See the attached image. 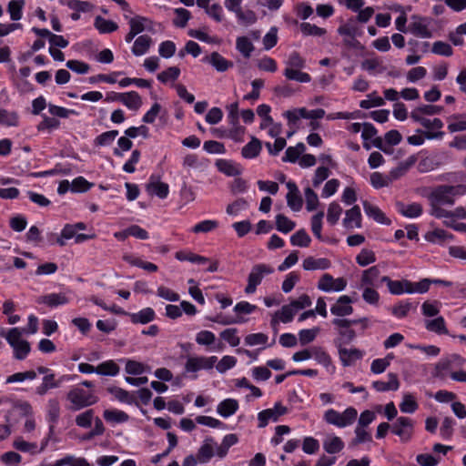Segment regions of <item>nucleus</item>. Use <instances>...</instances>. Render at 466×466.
<instances>
[{
    "mask_svg": "<svg viewBox=\"0 0 466 466\" xmlns=\"http://www.w3.org/2000/svg\"><path fill=\"white\" fill-rule=\"evenodd\" d=\"M332 324L335 326L338 337L334 339L335 346L346 345L355 340L357 334L356 331L351 328L353 325L360 324L362 329H366L369 326V319H344L336 318L332 320Z\"/></svg>",
    "mask_w": 466,
    "mask_h": 466,
    "instance_id": "1",
    "label": "nucleus"
},
{
    "mask_svg": "<svg viewBox=\"0 0 466 466\" xmlns=\"http://www.w3.org/2000/svg\"><path fill=\"white\" fill-rule=\"evenodd\" d=\"M66 400L70 402L68 409L72 411H77L96 404L98 401V397L93 390L75 387L67 392Z\"/></svg>",
    "mask_w": 466,
    "mask_h": 466,
    "instance_id": "2",
    "label": "nucleus"
},
{
    "mask_svg": "<svg viewBox=\"0 0 466 466\" xmlns=\"http://www.w3.org/2000/svg\"><path fill=\"white\" fill-rule=\"evenodd\" d=\"M466 193V185L457 186H440L435 188L429 196L430 202L441 205L452 206L454 204V197Z\"/></svg>",
    "mask_w": 466,
    "mask_h": 466,
    "instance_id": "3",
    "label": "nucleus"
},
{
    "mask_svg": "<svg viewBox=\"0 0 466 466\" xmlns=\"http://www.w3.org/2000/svg\"><path fill=\"white\" fill-rule=\"evenodd\" d=\"M465 363V360L458 354H451L441 358L434 366L432 376L441 380H444L456 368L461 367Z\"/></svg>",
    "mask_w": 466,
    "mask_h": 466,
    "instance_id": "4",
    "label": "nucleus"
},
{
    "mask_svg": "<svg viewBox=\"0 0 466 466\" xmlns=\"http://www.w3.org/2000/svg\"><path fill=\"white\" fill-rule=\"evenodd\" d=\"M357 410L355 408H347L342 413L329 409L324 413V420L327 423L335 425L339 428H344L351 425L357 419Z\"/></svg>",
    "mask_w": 466,
    "mask_h": 466,
    "instance_id": "5",
    "label": "nucleus"
},
{
    "mask_svg": "<svg viewBox=\"0 0 466 466\" xmlns=\"http://www.w3.org/2000/svg\"><path fill=\"white\" fill-rule=\"evenodd\" d=\"M274 272V268L268 264H256L252 267L250 273L248 277V284L245 288V292L253 294L257 287L261 283L265 276L270 275Z\"/></svg>",
    "mask_w": 466,
    "mask_h": 466,
    "instance_id": "6",
    "label": "nucleus"
},
{
    "mask_svg": "<svg viewBox=\"0 0 466 466\" xmlns=\"http://www.w3.org/2000/svg\"><path fill=\"white\" fill-rule=\"evenodd\" d=\"M410 19L411 23L410 24L409 28L412 35L421 38H431L432 36V32L429 28L431 24V18L413 15L410 16Z\"/></svg>",
    "mask_w": 466,
    "mask_h": 466,
    "instance_id": "7",
    "label": "nucleus"
},
{
    "mask_svg": "<svg viewBox=\"0 0 466 466\" xmlns=\"http://www.w3.org/2000/svg\"><path fill=\"white\" fill-rule=\"evenodd\" d=\"M414 422L408 417H399L391 425V432L399 436L403 442L411 439Z\"/></svg>",
    "mask_w": 466,
    "mask_h": 466,
    "instance_id": "8",
    "label": "nucleus"
},
{
    "mask_svg": "<svg viewBox=\"0 0 466 466\" xmlns=\"http://www.w3.org/2000/svg\"><path fill=\"white\" fill-rule=\"evenodd\" d=\"M218 358L216 356L211 357H189L185 365L186 372H197L200 370H211Z\"/></svg>",
    "mask_w": 466,
    "mask_h": 466,
    "instance_id": "9",
    "label": "nucleus"
},
{
    "mask_svg": "<svg viewBox=\"0 0 466 466\" xmlns=\"http://www.w3.org/2000/svg\"><path fill=\"white\" fill-rule=\"evenodd\" d=\"M288 409L280 402H277L272 409L264 410L258 414V427L264 428L268 425L269 420L277 421L279 418L286 414Z\"/></svg>",
    "mask_w": 466,
    "mask_h": 466,
    "instance_id": "10",
    "label": "nucleus"
},
{
    "mask_svg": "<svg viewBox=\"0 0 466 466\" xmlns=\"http://www.w3.org/2000/svg\"><path fill=\"white\" fill-rule=\"evenodd\" d=\"M337 347L339 360L343 367L352 366L356 360H361L364 356V351L357 349H348L344 345L339 344Z\"/></svg>",
    "mask_w": 466,
    "mask_h": 466,
    "instance_id": "11",
    "label": "nucleus"
},
{
    "mask_svg": "<svg viewBox=\"0 0 466 466\" xmlns=\"http://www.w3.org/2000/svg\"><path fill=\"white\" fill-rule=\"evenodd\" d=\"M352 299L350 297L347 295L340 296L335 304H333L330 308V312L338 316L339 318H343L345 316L350 315L353 312V308L351 306Z\"/></svg>",
    "mask_w": 466,
    "mask_h": 466,
    "instance_id": "12",
    "label": "nucleus"
},
{
    "mask_svg": "<svg viewBox=\"0 0 466 466\" xmlns=\"http://www.w3.org/2000/svg\"><path fill=\"white\" fill-rule=\"evenodd\" d=\"M287 187L289 189V192L286 196L288 206L293 211H299L302 208L303 200L299 195L297 185L292 181H289L287 183Z\"/></svg>",
    "mask_w": 466,
    "mask_h": 466,
    "instance_id": "13",
    "label": "nucleus"
},
{
    "mask_svg": "<svg viewBox=\"0 0 466 466\" xmlns=\"http://www.w3.org/2000/svg\"><path fill=\"white\" fill-rule=\"evenodd\" d=\"M115 98L131 110H138L142 105L141 96L136 91L115 94Z\"/></svg>",
    "mask_w": 466,
    "mask_h": 466,
    "instance_id": "14",
    "label": "nucleus"
},
{
    "mask_svg": "<svg viewBox=\"0 0 466 466\" xmlns=\"http://www.w3.org/2000/svg\"><path fill=\"white\" fill-rule=\"evenodd\" d=\"M60 416V404L56 399H51L47 404V420L49 422V437L55 433L56 424Z\"/></svg>",
    "mask_w": 466,
    "mask_h": 466,
    "instance_id": "15",
    "label": "nucleus"
},
{
    "mask_svg": "<svg viewBox=\"0 0 466 466\" xmlns=\"http://www.w3.org/2000/svg\"><path fill=\"white\" fill-rule=\"evenodd\" d=\"M343 226L349 229L361 228V212L359 206H354L346 211Z\"/></svg>",
    "mask_w": 466,
    "mask_h": 466,
    "instance_id": "16",
    "label": "nucleus"
},
{
    "mask_svg": "<svg viewBox=\"0 0 466 466\" xmlns=\"http://www.w3.org/2000/svg\"><path fill=\"white\" fill-rule=\"evenodd\" d=\"M204 61L210 64L218 72H225L233 66V63L227 60L218 52H212L208 56L204 58Z\"/></svg>",
    "mask_w": 466,
    "mask_h": 466,
    "instance_id": "17",
    "label": "nucleus"
},
{
    "mask_svg": "<svg viewBox=\"0 0 466 466\" xmlns=\"http://www.w3.org/2000/svg\"><path fill=\"white\" fill-rule=\"evenodd\" d=\"M130 30L137 35L145 30L153 31V22L141 15L131 17L128 21Z\"/></svg>",
    "mask_w": 466,
    "mask_h": 466,
    "instance_id": "18",
    "label": "nucleus"
},
{
    "mask_svg": "<svg viewBox=\"0 0 466 466\" xmlns=\"http://www.w3.org/2000/svg\"><path fill=\"white\" fill-rule=\"evenodd\" d=\"M396 208L399 213L410 218H418L422 214L423 208L420 203L414 202L411 204H404L397 202Z\"/></svg>",
    "mask_w": 466,
    "mask_h": 466,
    "instance_id": "19",
    "label": "nucleus"
},
{
    "mask_svg": "<svg viewBox=\"0 0 466 466\" xmlns=\"http://www.w3.org/2000/svg\"><path fill=\"white\" fill-rule=\"evenodd\" d=\"M147 191L150 195H156L160 198H166L169 193V187L167 183L155 180L152 176L150 181L147 184Z\"/></svg>",
    "mask_w": 466,
    "mask_h": 466,
    "instance_id": "20",
    "label": "nucleus"
},
{
    "mask_svg": "<svg viewBox=\"0 0 466 466\" xmlns=\"http://www.w3.org/2000/svg\"><path fill=\"white\" fill-rule=\"evenodd\" d=\"M372 387L380 392L397 390L400 387L398 375L395 373L388 374V381L377 380L372 383Z\"/></svg>",
    "mask_w": 466,
    "mask_h": 466,
    "instance_id": "21",
    "label": "nucleus"
},
{
    "mask_svg": "<svg viewBox=\"0 0 466 466\" xmlns=\"http://www.w3.org/2000/svg\"><path fill=\"white\" fill-rule=\"evenodd\" d=\"M262 150L261 141L252 137L251 140L242 147L241 156L247 159L257 157Z\"/></svg>",
    "mask_w": 466,
    "mask_h": 466,
    "instance_id": "22",
    "label": "nucleus"
},
{
    "mask_svg": "<svg viewBox=\"0 0 466 466\" xmlns=\"http://www.w3.org/2000/svg\"><path fill=\"white\" fill-rule=\"evenodd\" d=\"M363 208L365 213L378 223L384 225H390L391 223L390 219L388 218L378 207L371 205L366 200L363 201Z\"/></svg>",
    "mask_w": 466,
    "mask_h": 466,
    "instance_id": "23",
    "label": "nucleus"
},
{
    "mask_svg": "<svg viewBox=\"0 0 466 466\" xmlns=\"http://www.w3.org/2000/svg\"><path fill=\"white\" fill-rule=\"evenodd\" d=\"M312 358H314L318 363L323 365L329 373L335 371V366L332 364L330 356L322 348H313Z\"/></svg>",
    "mask_w": 466,
    "mask_h": 466,
    "instance_id": "24",
    "label": "nucleus"
},
{
    "mask_svg": "<svg viewBox=\"0 0 466 466\" xmlns=\"http://www.w3.org/2000/svg\"><path fill=\"white\" fill-rule=\"evenodd\" d=\"M217 445L213 438H206L198 450V459L201 463H207L214 456V446Z\"/></svg>",
    "mask_w": 466,
    "mask_h": 466,
    "instance_id": "25",
    "label": "nucleus"
},
{
    "mask_svg": "<svg viewBox=\"0 0 466 466\" xmlns=\"http://www.w3.org/2000/svg\"><path fill=\"white\" fill-rule=\"evenodd\" d=\"M130 320L134 324H147L156 318V313L151 308H145L137 313L128 314Z\"/></svg>",
    "mask_w": 466,
    "mask_h": 466,
    "instance_id": "26",
    "label": "nucleus"
},
{
    "mask_svg": "<svg viewBox=\"0 0 466 466\" xmlns=\"http://www.w3.org/2000/svg\"><path fill=\"white\" fill-rule=\"evenodd\" d=\"M68 301V298L62 293H51L48 295L42 296L37 299V302L39 304H46L52 308L66 304Z\"/></svg>",
    "mask_w": 466,
    "mask_h": 466,
    "instance_id": "27",
    "label": "nucleus"
},
{
    "mask_svg": "<svg viewBox=\"0 0 466 466\" xmlns=\"http://www.w3.org/2000/svg\"><path fill=\"white\" fill-rule=\"evenodd\" d=\"M416 162V157L410 156L405 161L400 162L397 167L392 168L390 171L389 177L390 180H396L406 174V172L412 167Z\"/></svg>",
    "mask_w": 466,
    "mask_h": 466,
    "instance_id": "28",
    "label": "nucleus"
},
{
    "mask_svg": "<svg viewBox=\"0 0 466 466\" xmlns=\"http://www.w3.org/2000/svg\"><path fill=\"white\" fill-rule=\"evenodd\" d=\"M152 42V38L149 35H139L134 42L132 53L137 56L146 54L150 48Z\"/></svg>",
    "mask_w": 466,
    "mask_h": 466,
    "instance_id": "29",
    "label": "nucleus"
},
{
    "mask_svg": "<svg viewBox=\"0 0 466 466\" xmlns=\"http://www.w3.org/2000/svg\"><path fill=\"white\" fill-rule=\"evenodd\" d=\"M238 409V402L235 399H226L218 403L217 407V412L224 417L228 418L233 415Z\"/></svg>",
    "mask_w": 466,
    "mask_h": 466,
    "instance_id": "30",
    "label": "nucleus"
},
{
    "mask_svg": "<svg viewBox=\"0 0 466 466\" xmlns=\"http://www.w3.org/2000/svg\"><path fill=\"white\" fill-rule=\"evenodd\" d=\"M302 267L305 270L327 269L330 267V261L324 258L308 257L303 260Z\"/></svg>",
    "mask_w": 466,
    "mask_h": 466,
    "instance_id": "31",
    "label": "nucleus"
},
{
    "mask_svg": "<svg viewBox=\"0 0 466 466\" xmlns=\"http://www.w3.org/2000/svg\"><path fill=\"white\" fill-rule=\"evenodd\" d=\"M94 26L99 31L100 34H109L117 30L118 25L111 20H106L104 17L97 15L95 18Z\"/></svg>",
    "mask_w": 466,
    "mask_h": 466,
    "instance_id": "32",
    "label": "nucleus"
},
{
    "mask_svg": "<svg viewBox=\"0 0 466 466\" xmlns=\"http://www.w3.org/2000/svg\"><path fill=\"white\" fill-rule=\"evenodd\" d=\"M216 167L220 172L229 177H236L241 173L239 167L228 160L218 159L216 162Z\"/></svg>",
    "mask_w": 466,
    "mask_h": 466,
    "instance_id": "33",
    "label": "nucleus"
},
{
    "mask_svg": "<svg viewBox=\"0 0 466 466\" xmlns=\"http://www.w3.org/2000/svg\"><path fill=\"white\" fill-rule=\"evenodd\" d=\"M0 125L5 127H17L19 125V116L15 111H8L0 107Z\"/></svg>",
    "mask_w": 466,
    "mask_h": 466,
    "instance_id": "34",
    "label": "nucleus"
},
{
    "mask_svg": "<svg viewBox=\"0 0 466 466\" xmlns=\"http://www.w3.org/2000/svg\"><path fill=\"white\" fill-rule=\"evenodd\" d=\"M344 448L343 441L338 436L329 437L323 441V449L329 454H335Z\"/></svg>",
    "mask_w": 466,
    "mask_h": 466,
    "instance_id": "35",
    "label": "nucleus"
},
{
    "mask_svg": "<svg viewBox=\"0 0 466 466\" xmlns=\"http://www.w3.org/2000/svg\"><path fill=\"white\" fill-rule=\"evenodd\" d=\"M389 291L393 295H401L403 293H412L411 282L408 279L393 280L390 282Z\"/></svg>",
    "mask_w": 466,
    "mask_h": 466,
    "instance_id": "36",
    "label": "nucleus"
},
{
    "mask_svg": "<svg viewBox=\"0 0 466 466\" xmlns=\"http://www.w3.org/2000/svg\"><path fill=\"white\" fill-rule=\"evenodd\" d=\"M380 275V270L379 266H372L370 268L363 271L361 276V284L366 286H375L379 285L376 283V280Z\"/></svg>",
    "mask_w": 466,
    "mask_h": 466,
    "instance_id": "37",
    "label": "nucleus"
},
{
    "mask_svg": "<svg viewBox=\"0 0 466 466\" xmlns=\"http://www.w3.org/2000/svg\"><path fill=\"white\" fill-rule=\"evenodd\" d=\"M120 368L114 360H106L97 365L96 374L103 376H116Z\"/></svg>",
    "mask_w": 466,
    "mask_h": 466,
    "instance_id": "38",
    "label": "nucleus"
},
{
    "mask_svg": "<svg viewBox=\"0 0 466 466\" xmlns=\"http://www.w3.org/2000/svg\"><path fill=\"white\" fill-rule=\"evenodd\" d=\"M104 419L112 423H123L128 420L129 416L122 410H106L103 413Z\"/></svg>",
    "mask_w": 466,
    "mask_h": 466,
    "instance_id": "39",
    "label": "nucleus"
},
{
    "mask_svg": "<svg viewBox=\"0 0 466 466\" xmlns=\"http://www.w3.org/2000/svg\"><path fill=\"white\" fill-rule=\"evenodd\" d=\"M108 391L112 393L121 402L138 405L135 396L133 394H130L126 390L117 387H113L109 388Z\"/></svg>",
    "mask_w": 466,
    "mask_h": 466,
    "instance_id": "40",
    "label": "nucleus"
},
{
    "mask_svg": "<svg viewBox=\"0 0 466 466\" xmlns=\"http://www.w3.org/2000/svg\"><path fill=\"white\" fill-rule=\"evenodd\" d=\"M425 328L431 332L437 334H448L445 320L442 317H438L434 319L426 320Z\"/></svg>",
    "mask_w": 466,
    "mask_h": 466,
    "instance_id": "41",
    "label": "nucleus"
},
{
    "mask_svg": "<svg viewBox=\"0 0 466 466\" xmlns=\"http://www.w3.org/2000/svg\"><path fill=\"white\" fill-rule=\"evenodd\" d=\"M57 387H59V383L56 382L55 374L50 373L43 378V382L36 388L35 392L40 396H44L50 389Z\"/></svg>",
    "mask_w": 466,
    "mask_h": 466,
    "instance_id": "42",
    "label": "nucleus"
},
{
    "mask_svg": "<svg viewBox=\"0 0 466 466\" xmlns=\"http://www.w3.org/2000/svg\"><path fill=\"white\" fill-rule=\"evenodd\" d=\"M236 48L244 57L249 58L254 50V46L248 37L239 36L236 40Z\"/></svg>",
    "mask_w": 466,
    "mask_h": 466,
    "instance_id": "43",
    "label": "nucleus"
},
{
    "mask_svg": "<svg viewBox=\"0 0 466 466\" xmlns=\"http://www.w3.org/2000/svg\"><path fill=\"white\" fill-rule=\"evenodd\" d=\"M283 75L288 80H293L299 83H309L311 77L308 73L302 72L301 69H285Z\"/></svg>",
    "mask_w": 466,
    "mask_h": 466,
    "instance_id": "44",
    "label": "nucleus"
},
{
    "mask_svg": "<svg viewBox=\"0 0 466 466\" xmlns=\"http://www.w3.org/2000/svg\"><path fill=\"white\" fill-rule=\"evenodd\" d=\"M305 151V145L303 143H298L295 147H289L285 152L283 157L284 162H296L299 156Z\"/></svg>",
    "mask_w": 466,
    "mask_h": 466,
    "instance_id": "45",
    "label": "nucleus"
},
{
    "mask_svg": "<svg viewBox=\"0 0 466 466\" xmlns=\"http://www.w3.org/2000/svg\"><path fill=\"white\" fill-rule=\"evenodd\" d=\"M296 227L294 221L290 220L288 217L283 214L276 216V228L282 233H289L292 231Z\"/></svg>",
    "mask_w": 466,
    "mask_h": 466,
    "instance_id": "46",
    "label": "nucleus"
},
{
    "mask_svg": "<svg viewBox=\"0 0 466 466\" xmlns=\"http://www.w3.org/2000/svg\"><path fill=\"white\" fill-rule=\"evenodd\" d=\"M442 111V106H433V105H422L418 107H416L410 114V117L413 119V116H421L427 115V116H433L441 114Z\"/></svg>",
    "mask_w": 466,
    "mask_h": 466,
    "instance_id": "47",
    "label": "nucleus"
},
{
    "mask_svg": "<svg viewBox=\"0 0 466 466\" xmlns=\"http://www.w3.org/2000/svg\"><path fill=\"white\" fill-rule=\"evenodd\" d=\"M311 238L305 229H299L290 237L293 246L306 248L310 244Z\"/></svg>",
    "mask_w": 466,
    "mask_h": 466,
    "instance_id": "48",
    "label": "nucleus"
},
{
    "mask_svg": "<svg viewBox=\"0 0 466 466\" xmlns=\"http://www.w3.org/2000/svg\"><path fill=\"white\" fill-rule=\"evenodd\" d=\"M285 69H302L305 67V59L298 53L292 52L285 61Z\"/></svg>",
    "mask_w": 466,
    "mask_h": 466,
    "instance_id": "49",
    "label": "nucleus"
},
{
    "mask_svg": "<svg viewBox=\"0 0 466 466\" xmlns=\"http://www.w3.org/2000/svg\"><path fill=\"white\" fill-rule=\"evenodd\" d=\"M60 3L77 12H89L93 5L89 2L80 0H60Z\"/></svg>",
    "mask_w": 466,
    "mask_h": 466,
    "instance_id": "50",
    "label": "nucleus"
},
{
    "mask_svg": "<svg viewBox=\"0 0 466 466\" xmlns=\"http://www.w3.org/2000/svg\"><path fill=\"white\" fill-rule=\"evenodd\" d=\"M95 417V412L92 409L86 410L84 412L76 415L75 421L78 427L89 428Z\"/></svg>",
    "mask_w": 466,
    "mask_h": 466,
    "instance_id": "51",
    "label": "nucleus"
},
{
    "mask_svg": "<svg viewBox=\"0 0 466 466\" xmlns=\"http://www.w3.org/2000/svg\"><path fill=\"white\" fill-rule=\"evenodd\" d=\"M117 136V130H110L104 132L95 138L94 144L97 147L109 146L110 144H112V142L116 139Z\"/></svg>",
    "mask_w": 466,
    "mask_h": 466,
    "instance_id": "52",
    "label": "nucleus"
},
{
    "mask_svg": "<svg viewBox=\"0 0 466 466\" xmlns=\"http://www.w3.org/2000/svg\"><path fill=\"white\" fill-rule=\"evenodd\" d=\"M425 238L429 242L440 243L445 241L446 239H451L452 236L443 229L437 228L428 232L425 235Z\"/></svg>",
    "mask_w": 466,
    "mask_h": 466,
    "instance_id": "53",
    "label": "nucleus"
},
{
    "mask_svg": "<svg viewBox=\"0 0 466 466\" xmlns=\"http://www.w3.org/2000/svg\"><path fill=\"white\" fill-rule=\"evenodd\" d=\"M297 314V312L294 310V309L291 307L290 304L284 305L279 310L276 312L275 317L283 323H289L292 321L294 316Z\"/></svg>",
    "mask_w": 466,
    "mask_h": 466,
    "instance_id": "54",
    "label": "nucleus"
},
{
    "mask_svg": "<svg viewBox=\"0 0 466 466\" xmlns=\"http://www.w3.org/2000/svg\"><path fill=\"white\" fill-rule=\"evenodd\" d=\"M413 120L420 123L427 129H440L443 127V123L440 118L429 119L421 116H413Z\"/></svg>",
    "mask_w": 466,
    "mask_h": 466,
    "instance_id": "55",
    "label": "nucleus"
},
{
    "mask_svg": "<svg viewBox=\"0 0 466 466\" xmlns=\"http://www.w3.org/2000/svg\"><path fill=\"white\" fill-rule=\"evenodd\" d=\"M417 409L418 403L414 398L409 393L404 394L403 400L400 404V411L404 413H413L417 410Z\"/></svg>",
    "mask_w": 466,
    "mask_h": 466,
    "instance_id": "56",
    "label": "nucleus"
},
{
    "mask_svg": "<svg viewBox=\"0 0 466 466\" xmlns=\"http://www.w3.org/2000/svg\"><path fill=\"white\" fill-rule=\"evenodd\" d=\"M342 213L341 207L337 202H332L329 205L327 212V221L330 225H335Z\"/></svg>",
    "mask_w": 466,
    "mask_h": 466,
    "instance_id": "57",
    "label": "nucleus"
},
{
    "mask_svg": "<svg viewBox=\"0 0 466 466\" xmlns=\"http://www.w3.org/2000/svg\"><path fill=\"white\" fill-rule=\"evenodd\" d=\"M356 437L351 441L350 446L355 447L360 443L371 441V435L364 427L357 426L355 429Z\"/></svg>",
    "mask_w": 466,
    "mask_h": 466,
    "instance_id": "58",
    "label": "nucleus"
},
{
    "mask_svg": "<svg viewBox=\"0 0 466 466\" xmlns=\"http://www.w3.org/2000/svg\"><path fill=\"white\" fill-rule=\"evenodd\" d=\"M319 328L316 327L309 329H301L299 332V339L302 346L312 342L319 332Z\"/></svg>",
    "mask_w": 466,
    "mask_h": 466,
    "instance_id": "59",
    "label": "nucleus"
},
{
    "mask_svg": "<svg viewBox=\"0 0 466 466\" xmlns=\"http://www.w3.org/2000/svg\"><path fill=\"white\" fill-rule=\"evenodd\" d=\"M356 261L360 267H366L376 261L375 253L372 250L363 248L356 257Z\"/></svg>",
    "mask_w": 466,
    "mask_h": 466,
    "instance_id": "60",
    "label": "nucleus"
},
{
    "mask_svg": "<svg viewBox=\"0 0 466 466\" xmlns=\"http://www.w3.org/2000/svg\"><path fill=\"white\" fill-rule=\"evenodd\" d=\"M24 0H12L8 4V12L13 21H17L22 17V9Z\"/></svg>",
    "mask_w": 466,
    "mask_h": 466,
    "instance_id": "61",
    "label": "nucleus"
},
{
    "mask_svg": "<svg viewBox=\"0 0 466 466\" xmlns=\"http://www.w3.org/2000/svg\"><path fill=\"white\" fill-rule=\"evenodd\" d=\"M450 119L456 120L455 122H451L448 125V129L450 132L454 133L466 130L465 115H452Z\"/></svg>",
    "mask_w": 466,
    "mask_h": 466,
    "instance_id": "62",
    "label": "nucleus"
},
{
    "mask_svg": "<svg viewBox=\"0 0 466 466\" xmlns=\"http://www.w3.org/2000/svg\"><path fill=\"white\" fill-rule=\"evenodd\" d=\"M439 167V162L433 157H426L422 158L418 164V170L420 173H427L436 169Z\"/></svg>",
    "mask_w": 466,
    "mask_h": 466,
    "instance_id": "63",
    "label": "nucleus"
},
{
    "mask_svg": "<svg viewBox=\"0 0 466 466\" xmlns=\"http://www.w3.org/2000/svg\"><path fill=\"white\" fill-rule=\"evenodd\" d=\"M431 52L443 56H451L453 54L452 47L448 43L436 41L432 45Z\"/></svg>",
    "mask_w": 466,
    "mask_h": 466,
    "instance_id": "64",
    "label": "nucleus"
}]
</instances>
